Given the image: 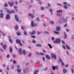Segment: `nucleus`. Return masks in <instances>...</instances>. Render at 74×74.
<instances>
[{
  "label": "nucleus",
  "mask_w": 74,
  "mask_h": 74,
  "mask_svg": "<svg viewBox=\"0 0 74 74\" xmlns=\"http://www.w3.org/2000/svg\"><path fill=\"white\" fill-rule=\"evenodd\" d=\"M59 60L60 62H61L62 65V66H63V65H64V63L62 62V60H61V59H59Z\"/></svg>",
  "instance_id": "25"
},
{
  "label": "nucleus",
  "mask_w": 74,
  "mask_h": 74,
  "mask_svg": "<svg viewBox=\"0 0 74 74\" xmlns=\"http://www.w3.org/2000/svg\"><path fill=\"white\" fill-rule=\"evenodd\" d=\"M36 53L37 55H39L40 54L39 53H38V52H36Z\"/></svg>",
  "instance_id": "60"
},
{
  "label": "nucleus",
  "mask_w": 74,
  "mask_h": 74,
  "mask_svg": "<svg viewBox=\"0 0 74 74\" xmlns=\"http://www.w3.org/2000/svg\"><path fill=\"white\" fill-rule=\"evenodd\" d=\"M15 18L16 19V20L17 22H19V18L18 17V16H17V15L16 14L15 15Z\"/></svg>",
  "instance_id": "7"
},
{
  "label": "nucleus",
  "mask_w": 74,
  "mask_h": 74,
  "mask_svg": "<svg viewBox=\"0 0 74 74\" xmlns=\"http://www.w3.org/2000/svg\"><path fill=\"white\" fill-rule=\"evenodd\" d=\"M13 58H15V57H16V56L15 55H13Z\"/></svg>",
  "instance_id": "57"
},
{
  "label": "nucleus",
  "mask_w": 74,
  "mask_h": 74,
  "mask_svg": "<svg viewBox=\"0 0 74 74\" xmlns=\"http://www.w3.org/2000/svg\"><path fill=\"white\" fill-rule=\"evenodd\" d=\"M48 45L49 46V48H50V49L52 48V46H51V44H48Z\"/></svg>",
  "instance_id": "24"
},
{
  "label": "nucleus",
  "mask_w": 74,
  "mask_h": 74,
  "mask_svg": "<svg viewBox=\"0 0 74 74\" xmlns=\"http://www.w3.org/2000/svg\"><path fill=\"white\" fill-rule=\"evenodd\" d=\"M8 3L11 7H12V5L14 4V3L13 2L11 3L9 2Z\"/></svg>",
  "instance_id": "15"
},
{
  "label": "nucleus",
  "mask_w": 74,
  "mask_h": 74,
  "mask_svg": "<svg viewBox=\"0 0 74 74\" xmlns=\"http://www.w3.org/2000/svg\"><path fill=\"white\" fill-rule=\"evenodd\" d=\"M3 16H4L3 14H0V17H1V18H3Z\"/></svg>",
  "instance_id": "20"
},
{
  "label": "nucleus",
  "mask_w": 74,
  "mask_h": 74,
  "mask_svg": "<svg viewBox=\"0 0 74 74\" xmlns=\"http://www.w3.org/2000/svg\"><path fill=\"white\" fill-rule=\"evenodd\" d=\"M62 47L63 48H64V49H66V48H65V46L64 45H63L62 46Z\"/></svg>",
  "instance_id": "38"
},
{
  "label": "nucleus",
  "mask_w": 74,
  "mask_h": 74,
  "mask_svg": "<svg viewBox=\"0 0 74 74\" xmlns=\"http://www.w3.org/2000/svg\"><path fill=\"white\" fill-rule=\"evenodd\" d=\"M51 39H52V40H54V39H55V38H54V37H52V38Z\"/></svg>",
  "instance_id": "59"
},
{
  "label": "nucleus",
  "mask_w": 74,
  "mask_h": 74,
  "mask_svg": "<svg viewBox=\"0 0 74 74\" xmlns=\"http://www.w3.org/2000/svg\"><path fill=\"white\" fill-rule=\"evenodd\" d=\"M5 7H7L8 6V5H7V3H5Z\"/></svg>",
  "instance_id": "39"
},
{
  "label": "nucleus",
  "mask_w": 74,
  "mask_h": 74,
  "mask_svg": "<svg viewBox=\"0 0 74 74\" xmlns=\"http://www.w3.org/2000/svg\"><path fill=\"white\" fill-rule=\"evenodd\" d=\"M40 55H44V54H43L42 53H41L40 54Z\"/></svg>",
  "instance_id": "61"
},
{
  "label": "nucleus",
  "mask_w": 74,
  "mask_h": 74,
  "mask_svg": "<svg viewBox=\"0 0 74 74\" xmlns=\"http://www.w3.org/2000/svg\"><path fill=\"white\" fill-rule=\"evenodd\" d=\"M17 34L18 36H21V33L20 32H17Z\"/></svg>",
  "instance_id": "23"
},
{
  "label": "nucleus",
  "mask_w": 74,
  "mask_h": 74,
  "mask_svg": "<svg viewBox=\"0 0 74 74\" xmlns=\"http://www.w3.org/2000/svg\"><path fill=\"white\" fill-rule=\"evenodd\" d=\"M24 34L25 35H27V33H26V32L25 31H24Z\"/></svg>",
  "instance_id": "37"
},
{
  "label": "nucleus",
  "mask_w": 74,
  "mask_h": 74,
  "mask_svg": "<svg viewBox=\"0 0 74 74\" xmlns=\"http://www.w3.org/2000/svg\"><path fill=\"white\" fill-rule=\"evenodd\" d=\"M45 33H47V34H48V32H45Z\"/></svg>",
  "instance_id": "63"
},
{
  "label": "nucleus",
  "mask_w": 74,
  "mask_h": 74,
  "mask_svg": "<svg viewBox=\"0 0 74 74\" xmlns=\"http://www.w3.org/2000/svg\"><path fill=\"white\" fill-rule=\"evenodd\" d=\"M31 55H32V53H30L29 55V57H30Z\"/></svg>",
  "instance_id": "42"
},
{
  "label": "nucleus",
  "mask_w": 74,
  "mask_h": 74,
  "mask_svg": "<svg viewBox=\"0 0 74 74\" xmlns=\"http://www.w3.org/2000/svg\"><path fill=\"white\" fill-rule=\"evenodd\" d=\"M7 12L8 13H9V14H11V13H14V12H14L13 10H12V11H11L10 10H8V9L7 10Z\"/></svg>",
  "instance_id": "6"
},
{
  "label": "nucleus",
  "mask_w": 74,
  "mask_h": 74,
  "mask_svg": "<svg viewBox=\"0 0 74 74\" xmlns=\"http://www.w3.org/2000/svg\"><path fill=\"white\" fill-rule=\"evenodd\" d=\"M6 18L7 19H10V15H9V14H7Z\"/></svg>",
  "instance_id": "17"
},
{
  "label": "nucleus",
  "mask_w": 74,
  "mask_h": 74,
  "mask_svg": "<svg viewBox=\"0 0 74 74\" xmlns=\"http://www.w3.org/2000/svg\"><path fill=\"white\" fill-rule=\"evenodd\" d=\"M43 60L44 61H45V58L44 57H43Z\"/></svg>",
  "instance_id": "56"
},
{
  "label": "nucleus",
  "mask_w": 74,
  "mask_h": 74,
  "mask_svg": "<svg viewBox=\"0 0 74 74\" xmlns=\"http://www.w3.org/2000/svg\"><path fill=\"white\" fill-rule=\"evenodd\" d=\"M59 23H62V21L61 20L59 21Z\"/></svg>",
  "instance_id": "55"
},
{
  "label": "nucleus",
  "mask_w": 74,
  "mask_h": 74,
  "mask_svg": "<svg viewBox=\"0 0 74 74\" xmlns=\"http://www.w3.org/2000/svg\"><path fill=\"white\" fill-rule=\"evenodd\" d=\"M9 40L10 41V42H11V43H12V40L11 39H10V38H9Z\"/></svg>",
  "instance_id": "36"
},
{
  "label": "nucleus",
  "mask_w": 74,
  "mask_h": 74,
  "mask_svg": "<svg viewBox=\"0 0 74 74\" xmlns=\"http://www.w3.org/2000/svg\"><path fill=\"white\" fill-rule=\"evenodd\" d=\"M32 42L33 43H36V41L34 40L32 41Z\"/></svg>",
  "instance_id": "34"
},
{
  "label": "nucleus",
  "mask_w": 74,
  "mask_h": 74,
  "mask_svg": "<svg viewBox=\"0 0 74 74\" xmlns=\"http://www.w3.org/2000/svg\"><path fill=\"white\" fill-rule=\"evenodd\" d=\"M67 24H66L64 25V27H66V26H67Z\"/></svg>",
  "instance_id": "53"
},
{
  "label": "nucleus",
  "mask_w": 74,
  "mask_h": 74,
  "mask_svg": "<svg viewBox=\"0 0 74 74\" xmlns=\"http://www.w3.org/2000/svg\"><path fill=\"white\" fill-rule=\"evenodd\" d=\"M46 58L48 59H51L49 56L48 55H46Z\"/></svg>",
  "instance_id": "21"
},
{
  "label": "nucleus",
  "mask_w": 74,
  "mask_h": 74,
  "mask_svg": "<svg viewBox=\"0 0 74 74\" xmlns=\"http://www.w3.org/2000/svg\"><path fill=\"white\" fill-rule=\"evenodd\" d=\"M50 11L51 12H52V10L51 9H50Z\"/></svg>",
  "instance_id": "51"
},
{
  "label": "nucleus",
  "mask_w": 74,
  "mask_h": 74,
  "mask_svg": "<svg viewBox=\"0 0 74 74\" xmlns=\"http://www.w3.org/2000/svg\"><path fill=\"white\" fill-rule=\"evenodd\" d=\"M36 46L38 47H41V45L40 44H36Z\"/></svg>",
  "instance_id": "22"
},
{
  "label": "nucleus",
  "mask_w": 74,
  "mask_h": 74,
  "mask_svg": "<svg viewBox=\"0 0 74 74\" xmlns=\"http://www.w3.org/2000/svg\"><path fill=\"white\" fill-rule=\"evenodd\" d=\"M66 46L68 49H70V47H69V45H66Z\"/></svg>",
  "instance_id": "26"
},
{
  "label": "nucleus",
  "mask_w": 74,
  "mask_h": 74,
  "mask_svg": "<svg viewBox=\"0 0 74 74\" xmlns=\"http://www.w3.org/2000/svg\"><path fill=\"white\" fill-rule=\"evenodd\" d=\"M57 15L58 16H59L60 15V13H62V11L61 10H59L57 11Z\"/></svg>",
  "instance_id": "3"
},
{
  "label": "nucleus",
  "mask_w": 74,
  "mask_h": 74,
  "mask_svg": "<svg viewBox=\"0 0 74 74\" xmlns=\"http://www.w3.org/2000/svg\"><path fill=\"white\" fill-rule=\"evenodd\" d=\"M43 52H45V53H46V52L45 51V50H43Z\"/></svg>",
  "instance_id": "62"
},
{
  "label": "nucleus",
  "mask_w": 74,
  "mask_h": 74,
  "mask_svg": "<svg viewBox=\"0 0 74 74\" xmlns=\"http://www.w3.org/2000/svg\"><path fill=\"white\" fill-rule=\"evenodd\" d=\"M54 32L56 34H59V32H56V31H55Z\"/></svg>",
  "instance_id": "44"
},
{
  "label": "nucleus",
  "mask_w": 74,
  "mask_h": 74,
  "mask_svg": "<svg viewBox=\"0 0 74 74\" xmlns=\"http://www.w3.org/2000/svg\"><path fill=\"white\" fill-rule=\"evenodd\" d=\"M16 61L15 60H13V64H16Z\"/></svg>",
  "instance_id": "32"
},
{
  "label": "nucleus",
  "mask_w": 74,
  "mask_h": 74,
  "mask_svg": "<svg viewBox=\"0 0 74 74\" xmlns=\"http://www.w3.org/2000/svg\"><path fill=\"white\" fill-rule=\"evenodd\" d=\"M7 69L8 70H10V69L9 68V66H8V67L7 68Z\"/></svg>",
  "instance_id": "41"
},
{
  "label": "nucleus",
  "mask_w": 74,
  "mask_h": 74,
  "mask_svg": "<svg viewBox=\"0 0 74 74\" xmlns=\"http://www.w3.org/2000/svg\"><path fill=\"white\" fill-rule=\"evenodd\" d=\"M60 29H61V28H60V27H56V30L57 31H58V32L60 31Z\"/></svg>",
  "instance_id": "12"
},
{
  "label": "nucleus",
  "mask_w": 74,
  "mask_h": 74,
  "mask_svg": "<svg viewBox=\"0 0 74 74\" xmlns=\"http://www.w3.org/2000/svg\"><path fill=\"white\" fill-rule=\"evenodd\" d=\"M29 70V69L26 68L25 69V70H23V72L24 73L25 72H27Z\"/></svg>",
  "instance_id": "14"
},
{
  "label": "nucleus",
  "mask_w": 74,
  "mask_h": 74,
  "mask_svg": "<svg viewBox=\"0 0 74 74\" xmlns=\"http://www.w3.org/2000/svg\"><path fill=\"white\" fill-rule=\"evenodd\" d=\"M17 71L18 72V73H20V72H21V70L20 69H18L17 70Z\"/></svg>",
  "instance_id": "27"
},
{
  "label": "nucleus",
  "mask_w": 74,
  "mask_h": 74,
  "mask_svg": "<svg viewBox=\"0 0 74 74\" xmlns=\"http://www.w3.org/2000/svg\"><path fill=\"white\" fill-rule=\"evenodd\" d=\"M71 70H72V73H74V69H71Z\"/></svg>",
  "instance_id": "49"
},
{
  "label": "nucleus",
  "mask_w": 74,
  "mask_h": 74,
  "mask_svg": "<svg viewBox=\"0 0 74 74\" xmlns=\"http://www.w3.org/2000/svg\"><path fill=\"white\" fill-rule=\"evenodd\" d=\"M41 10H44V7H41Z\"/></svg>",
  "instance_id": "58"
},
{
  "label": "nucleus",
  "mask_w": 74,
  "mask_h": 74,
  "mask_svg": "<svg viewBox=\"0 0 74 74\" xmlns=\"http://www.w3.org/2000/svg\"><path fill=\"white\" fill-rule=\"evenodd\" d=\"M21 29H22V30H24V27H21Z\"/></svg>",
  "instance_id": "47"
},
{
  "label": "nucleus",
  "mask_w": 74,
  "mask_h": 74,
  "mask_svg": "<svg viewBox=\"0 0 74 74\" xmlns=\"http://www.w3.org/2000/svg\"><path fill=\"white\" fill-rule=\"evenodd\" d=\"M41 32H38V34L39 35V34H41Z\"/></svg>",
  "instance_id": "48"
},
{
  "label": "nucleus",
  "mask_w": 74,
  "mask_h": 74,
  "mask_svg": "<svg viewBox=\"0 0 74 74\" xmlns=\"http://www.w3.org/2000/svg\"><path fill=\"white\" fill-rule=\"evenodd\" d=\"M64 38H66L67 37V35H66V33L65 32H64Z\"/></svg>",
  "instance_id": "29"
},
{
  "label": "nucleus",
  "mask_w": 74,
  "mask_h": 74,
  "mask_svg": "<svg viewBox=\"0 0 74 74\" xmlns=\"http://www.w3.org/2000/svg\"><path fill=\"white\" fill-rule=\"evenodd\" d=\"M14 9L16 10V11H17V7L16 6H14Z\"/></svg>",
  "instance_id": "33"
},
{
  "label": "nucleus",
  "mask_w": 74,
  "mask_h": 74,
  "mask_svg": "<svg viewBox=\"0 0 74 74\" xmlns=\"http://www.w3.org/2000/svg\"><path fill=\"white\" fill-rule=\"evenodd\" d=\"M61 42H62V44H64L65 42H64V40H62L61 41Z\"/></svg>",
  "instance_id": "35"
},
{
  "label": "nucleus",
  "mask_w": 74,
  "mask_h": 74,
  "mask_svg": "<svg viewBox=\"0 0 74 74\" xmlns=\"http://www.w3.org/2000/svg\"><path fill=\"white\" fill-rule=\"evenodd\" d=\"M56 69H58V66H55Z\"/></svg>",
  "instance_id": "52"
},
{
  "label": "nucleus",
  "mask_w": 74,
  "mask_h": 74,
  "mask_svg": "<svg viewBox=\"0 0 74 74\" xmlns=\"http://www.w3.org/2000/svg\"><path fill=\"white\" fill-rule=\"evenodd\" d=\"M39 72V71L38 70H35V71L34 73V74H37V73Z\"/></svg>",
  "instance_id": "13"
},
{
  "label": "nucleus",
  "mask_w": 74,
  "mask_h": 74,
  "mask_svg": "<svg viewBox=\"0 0 74 74\" xmlns=\"http://www.w3.org/2000/svg\"><path fill=\"white\" fill-rule=\"evenodd\" d=\"M31 37H32V38H36V36H31Z\"/></svg>",
  "instance_id": "43"
},
{
  "label": "nucleus",
  "mask_w": 74,
  "mask_h": 74,
  "mask_svg": "<svg viewBox=\"0 0 74 74\" xmlns=\"http://www.w3.org/2000/svg\"><path fill=\"white\" fill-rule=\"evenodd\" d=\"M29 16H31L32 17V18H34V16L32 14H29Z\"/></svg>",
  "instance_id": "16"
},
{
  "label": "nucleus",
  "mask_w": 74,
  "mask_h": 74,
  "mask_svg": "<svg viewBox=\"0 0 74 74\" xmlns=\"http://www.w3.org/2000/svg\"><path fill=\"white\" fill-rule=\"evenodd\" d=\"M1 45L5 49H6V48H7V46L5 45H3V43H1Z\"/></svg>",
  "instance_id": "5"
},
{
  "label": "nucleus",
  "mask_w": 74,
  "mask_h": 74,
  "mask_svg": "<svg viewBox=\"0 0 74 74\" xmlns=\"http://www.w3.org/2000/svg\"><path fill=\"white\" fill-rule=\"evenodd\" d=\"M3 66L4 67H5V64H3Z\"/></svg>",
  "instance_id": "64"
},
{
  "label": "nucleus",
  "mask_w": 74,
  "mask_h": 74,
  "mask_svg": "<svg viewBox=\"0 0 74 74\" xmlns=\"http://www.w3.org/2000/svg\"><path fill=\"white\" fill-rule=\"evenodd\" d=\"M18 25H16V26H15V29H16V30H17V29H18Z\"/></svg>",
  "instance_id": "28"
},
{
  "label": "nucleus",
  "mask_w": 74,
  "mask_h": 74,
  "mask_svg": "<svg viewBox=\"0 0 74 74\" xmlns=\"http://www.w3.org/2000/svg\"><path fill=\"white\" fill-rule=\"evenodd\" d=\"M67 71L66 70V69H63V72L64 73H66Z\"/></svg>",
  "instance_id": "18"
},
{
  "label": "nucleus",
  "mask_w": 74,
  "mask_h": 74,
  "mask_svg": "<svg viewBox=\"0 0 74 74\" xmlns=\"http://www.w3.org/2000/svg\"><path fill=\"white\" fill-rule=\"evenodd\" d=\"M16 42L19 44L21 46H22V44L21 43V41L19 39H17L16 40Z\"/></svg>",
  "instance_id": "2"
},
{
  "label": "nucleus",
  "mask_w": 74,
  "mask_h": 74,
  "mask_svg": "<svg viewBox=\"0 0 74 74\" xmlns=\"http://www.w3.org/2000/svg\"><path fill=\"white\" fill-rule=\"evenodd\" d=\"M64 4H67V2H65L63 3Z\"/></svg>",
  "instance_id": "50"
},
{
  "label": "nucleus",
  "mask_w": 74,
  "mask_h": 74,
  "mask_svg": "<svg viewBox=\"0 0 74 74\" xmlns=\"http://www.w3.org/2000/svg\"><path fill=\"white\" fill-rule=\"evenodd\" d=\"M6 57H7V58H9V57H10V55L8 54V55H7V56H6Z\"/></svg>",
  "instance_id": "45"
},
{
  "label": "nucleus",
  "mask_w": 74,
  "mask_h": 74,
  "mask_svg": "<svg viewBox=\"0 0 74 74\" xmlns=\"http://www.w3.org/2000/svg\"><path fill=\"white\" fill-rule=\"evenodd\" d=\"M35 33H36V31L34 30H33L32 32L30 33V34L31 35H34V34H35Z\"/></svg>",
  "instance_id": "10"
},
{
  "label": "nucleus",
  "mask_w": 74,
  "mask_h": 74,
  "mask_svg": "<svg viewBox=\"0 0 74 74\" xmlns=\"http://www.w3.org/2000/svg\"><path fill=\"white\" fill-rule=\"evenodd\" d=\"M36 20H37V21H40V19H39V18H36Z\"/></svg>",
  "instance_id": "46"
},
{
  "label": "nucleus",
  "mask_w": 74,
  "mask_h": 74,
  "mask_svg": "<svg viewBox=\"0 0 74 74\" xmlns=\"http://www.w3.org/2000/svg\"><path fill=\"white\" fill-rule=\"evenodd\" d=\"M51 56V58H53V59H56V55L54 54H52Z\"/></svg>",
  "instance_id": "4"
},
{
  "label": "nucleus",
  "mask_w": 74,
  "mask_h": 74,
  "mask_svg": "<svg viewBox=\"0 0 74 74\" xmlns=\"http://www.w3.org/2000/svg\"><path fill=\"white\" fill-rule=\"evenodd\" d=\"M31 25L32 26H37V25L36 24H34L33 23V21H32V23H31Z\"/></svg>",
  "instance_id": "8"
},
{
  "label": "nucleus",
  "mask_w": 74,
  "mask_h": 74,
  "mask_svg": "<svg viewBox=\"0 0 74 74\" xmlns=\"http://www.w3.org/2000/svg\"><path fill=\"white\" fill-rule=\"evenodd\" d=\"M10 52H11V53H12V48L11 47H10Z\"/></svg>",
  "instance_id": "19"
},
{
  "label": "nucleus",
  "mask_w": 74,
  "mask_h": 74,
  "mask_svg": "<svg viewBox=\"0 0 74 74\" xmlns=\"http://www.w3.org/2000/svg\"><path fill=\"white\" fill-rule=\"evenodd\" d=\"M18 52L19 54L20 55H22V49H18Z\"/></svg>",
  "instance_id": "9"
},
{
  "label": "nucleus",
  "mask_w": 74,
  "mask_h": 74,
  "mask_svg": "<svg viewBox=\"0 0 74 74\" xmlns=\"http://www.w3.org/2000/svg\"><path fill=\"white\" fill-rule=\"evenodd\" d=\"M52 68H53V70H55V69H56L55 67V66H52Z\"/></svg>",
  "instance_id": "31"
},
{
  "label": "nucleus",
  "mask_w": 74,
  "mask_h": 74,
  "mask_svg": "<svg viewBox=\"0 0 74 74\" xmlns=\"http://www.w3.org/2000/svg\"><path fill=\"white\" fill-rule=\"evenodd\" d=\"M58 5H59V6H62V5L59 3H58Z\"/></svg>",
  "instance_id": "54"
},
{
  "label": "nucleus",
  "mask_w": 74,
  "mask_h": 74,
  "mask_svg": "<svg viewBox=\"0 0 74 74\" xmlns=\"http://www.w3.org/2000/svg\"><path fill=\"white\" fill-rule=\"evenodd\" d=\"M60 39L57 38L56 40L54 41V43H58V44H59V43H60Z\"/></svg>",
  "instance_id": "1"
},
{
  "label": "nucleus",
  "mask_w": 74,
  "mask_h": 74,
  "mask_svg": "<svg viewBox=\"0 0 74 74\" xmlns=\"http://www.w3.org/2000/svg\"><path fill=\"white\" fill-rule=\"evenodd\" d=\"M50 23H51V24H53L54 23L52 21H50Z\"/></svg>",
  "instance_id": "40"
},
{
  "label": "nucleus",
  "mask_w": 74,
  "mask_h": 74,
  "mask_svg": "<svg viewBox=\"0 0 74 74\" xmlns=\"http://www.w3.org/2000/svg\"><path fill=\"white\" fill-rule=\"evenodd\" d=\"M64 8H65V9H67V7L66 6V5H64Z\"/></svg>",
  "instance_id": "30"
},
{
  "label": "nucleus",
  "mask_w": 74,
  "mask_h": 74,
  "mask_svg": "<svg viewBox=\"0 0 74 74\" xmlns=\"http://www.w3.org/2000/svg\"><path fill=\"white\" fill-rule=\"evenodd\" d=\"M22 53L23 55H25L26 53V51H25V50H22Z\"/></svg>",
  "instance_id": "11"
}]
</instances>
